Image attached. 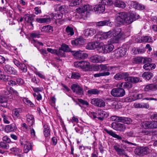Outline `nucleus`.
Returning a JSON list of instances; mask_svg holds the SVG:
<instances>
[{
    "instance_id": "38",
    "label": "nucleus",
    "mask_w": 157,
    "mask_h": 157,
    "mask_svg": "<svg viewBox=\"0 0 157 157\" xmlns=\"http://www.w3.org/2000/svg\"><path fill=\"white\" fill-rule=\"evenodd\" d=\"M155 65L154 63H147L143 66V68L146 70H152L155 67Z\"/></svg>"
},
{
    "instance_id": "30",
    "label": "nucleus",
    "mask_w": 157,
    "mask_h": 157,
    "mask_svg": "<svg viewBox=\"0 0 157 157\" xmlns=\"http://www.w3.org/2000/svg\"><path fill=\"white\" fill-rule=\"evenodd\" d=\"M113 4L116 7L122 8L126 7L125 4L124 2L119 0H114Z\"/></svg>"
},
{
    "instance_id": "29",
    "label": "nucleus",
    "mask_w": 157,
    "mask_h": 157,
    "mask_svg": "<svg viewBox=\"0 0 157 157\" xmlns=\"http://www.w3.org/2000/svg\"><path fill=\"white\" fill-rule=\"evenodd\" d=\"M16 128L17 127L16 124L14 123H13L6 125L5 130L6 132H9L14 131Z\"/></svg>"
},
{
    "instance_id": "28",
    "label": "nucleus",
    "mask_w": 157,
    "mask_h": 157,
    "mask_svg": "<svg viewBox=\"0 0 157 157\" xmlns=\"http://www.w3.org/2000/svg\"><path fill=\"white\" fill-rule=\"evenodd\" d=\"M139 42L144 43H149L152 41L151 37H150L149 36H142L140 38H139Z\"/></svg>"
},
{
    "instance_id": "56",
    "label": "nucleus",
    "mask_w": 157,
    "mask_h": 157,
    "mask_svg": "<svg viewBox=\"0 0 157 157\" xmlns=\"http://www.w3.org/2000/svg\"><path fill=\"white\" fill-rule=\"evenodd\" d=\"M24 102L28 105L29 106H30L31 107H33L34 106V104L28 98H25L23 99Z\"/></svg>"
},
{
    "instance_id": "58",
    "label": "nucleus",
    "mask_w": 157,
    "mask_h": 157,
    "mask_svg": "<svg viewBox=\"0 0 157 157\" xmlns=\"http://www.w3.org/2000/svg\"><path fill=\"white\" fill-rule=\"evenodd\" d=\"M11 77L9 75H5L3 74L2 75V77L0 78V79L3 80L5 81H8V82L10 80Z\"/></svg>"
},
{
    "instance_id": "47",
    "label": "nucleus",
    "mask_w": 157,
    "mask_h": 157,
    "mask_svg": "<svg viewBox=\"0 0 157 157\" xmlns=\"http://www.w3.org/2000/svg\"><path fill=\"white\" fill-rule=\"evenodd\" d=\"M110 73L109 72H104L103 73L95 74L94 75L95 77H98L102 76H108L109 75Z\"/></svg>"
},
{
    "instance_id": "22",
    "label": "nucleus",
    "mask_w": 157,
    "mask_h": 157,
    "mask_svg": "<svg viewBox=\"0 0 157 157\" xmlns=\"http://www.w3.org/2000/svg\"><path fill=\"white\" fill-rule=\"evenodd\" d=\"M140 80L139 77L135 76H128L125 79V81L129 82L136 83L138 82Z\"/></svg>"
},
{
    "instance_id": "52",
    "label": "nucleus",
    "mask_w": 157,
    "mask_h": 157,
    "mask_svg": "<svg viewBox=\"0 0 157 157\" xmlns=\"http://www.w3.org/2000/svg\"><path fill=\"white\" fill-rule=\"evenodd\" d=\"M102 3L104 4L105 6H107V5L111 6L114 3V0H102Z\"/></svg>"
},
{
    "instance_id": "49",
    "label": "nucleus",
    "mask_w": 157,
    "mask_h": 157,
    "mask_svg": "<svg viewBox=\"0 0 157 157\" xmlns=\"http://www.w3.org/2000/svg\"><path fill=\"white\" fill-rule=\"evenodd\" d=\"M18 68L24 73H26L27 71V67L24 63H21L18 67Z\"/></svg>"
},
{
    "instance_id": "48",
    "label": "nucleus",
    "mask_w": 157,
    "mask_h": 157,
    "mask_svg": "<svg viewBox=\"0 0 157 157\" xmlns=\"http://www.w3.org/2000/svg\"><path fill=\"white\" fill-rule=\"evenodd\" d=\"M56 54L59 56H65V52L61 48L59 49L58 50H56Z\"/></svg>"
},
{
    "instance_id": "14",
    "label": "nucleus",
    "mask_w": 157,
    "mask_h": 157,
    "mask_svg": "<svg viewBox=\"0 0 157 157\" xmlns=\"http://www.w3.org/2000/svg\"><path fill=\"white\" fill-rule=\"evenodd\" d=\"M54 8L55 11H59L63 14L67 12V6L65 5H61L59 4H56L54 6Z\"/></svg>"
},
{
    "instance_id": "10",
    "label": "nucleus",
    "mask_w": 157,
    "mask_h": 157,
    "mask_svg": "<svg viewBox=\"0 0 157 157\" xmlns=\"http://www.w3.org/2000/svg\"><path fill=\"white\" fill-rule=\"evenodd\" d=\"M146 121L143 123L142 126L145 128H157V121Z\"/></svg>"
},
{
    "instance_id": "26",
    "label": "nucleus",
    "mask_w": 157,
    "mask_h": 157,
    "mask_svg": "<svg viewBox=\"0 0 157 157\" xmlns=\"http://www.w3.org/2000/svg\"><path fill=\"white\" fill-rule=\"evenodd\" d=\"M96 33V30L95 29L90 28L87 29L84 31V35L85 36H91Z\"/></svg>"
},
{
    "instance_id": "23",
    "label": "nucleus",
    "mask_w": 157,
    "mask_h": 157,
    "mask_svg": "<svg viewBox=\"0 0 157 157\" xmlns=\"http://www.w3.org/2000/svg\"><path fill=\"white\" fill-rule=\"evenodd\" d=\"M104 131H105L106 133H107L109 135L112 136L113 137L119 140H121L122 138L119 135L116 134L114 132H113L112 130H109L106 128H104Z\"/></svg>"
},
{
    "instance_id": "37",
    "label": "nucleus",
    "mask_w": 157,
    "mask_h": 157,
    "mask_svg": "<svg viewBox=\"0 0 157 157\" xmlns=\"http://www.w3.org/2000/svg\"><path fill=\"white\" fill-rule=\"evenodd\" d=\"M113 147L118 154L122 155L124 154V150L121 148L120 145L118 144H116Z\"/></svg>"
},
{
    "instance_id": "36",
    "label": "nucleus",
    "mask_w": 157,
    "mask_h": 157,
    "mask_svg": "<svg viewBox=\"0 0 157 157\" xmlns=\"http://www.w3.org/2000/svg\"><path fill=\"white\" fill-rule=\"evenodd\" d=\"M98 45V43L97 42H92L89 43L86 46V48L87 49L93 50L96 48Z\"/></svg>"
},
{
    "instance_id": "46",
    "label": "nucleus",
    "mask_w": 157,
    "mask_h": 157,
    "mask_svg": "<svg viewBox=\"0 0 157 157\" xmlns=\"http://www.w3.org/2000/svg\"><path fill=\"white\" fill-rule=\"evenodd\" d=\"M106 45H103L100 46L98 48V50L99 51V52H101L102 53H107V51L106 49Z\"/></svg>"
},
{
    "instance_id": "18",
    "label": "nucleus",
    "mask_w": 157,
    "mask_h": 157,
    "mask_svg": "<svg viewBox=\"0 0 157 157\" xmlns=\"http://www.w3.org/2000/svg\"><path fill=\"white\" fill-rule=\"evenodd\" d=\"M85 40L82 37H79L71 41L73 45L79 47L84 44Z\"/></svg>"
},
{
    "instance_id": "20",
    "label": "nucleus",
    "mask_w": 157,
    "mask_h": 157,
    "mask_svg": "<svg viewBox=\"0 0 157 157\" xmlns=\"http://www.w3.org/2000/svg\"><path fill=\"white\" fill-rule=\"evenodd\" d=\"M26 121L29 127L33 126L35 123V119L33 115L28 114L26 116Z\"/></svg>"
},
{
    "instance_id": "11",
    "label": "nucleus",
    "mask_w": 157,
    "mask_h": 157,
    "mask_svg": "<svg viewBox=\"0 0 157 157\" xmlns=\"http://www.w3.org/2000/svg\"><path fill=\"white\" fill-rule=\"evenodd\" d=\"M90 60L93 63H100L105 61V58L103 56L96 55L90 57Z\"/></svg>"
},
{
    "instance_id": "44",
    "label": "nucleus",
    "mask_w": 157,
    "mask_h": 157,
    "mask_svg": "<svg viewBox=\"0 0 157 157\" xmlns=\"http://www.w3.org/2000/svg\"><path fill=\"white\" fill-rule=\"evenodd\" d=\"M36 21L40 23H44L50 21V19L49 18H36Z\"/></svg>"
},
{
    "instance_id": "8",
    "label": "nucleus",
    "mask_w": 157,
    "mask_h": 157,
    "mask_svg": "<svg viewBox=\"0 0 157 157\" xmlns=\"http://www.w3.org/2000/svg\"><path fill=\"white\" fill-rule=\"evenodd\" d=\"M74 57L77 59H84L86 58L88 55L86 53H82L81 51H74L72 52Z\"/></svg>"
},
{
    "instance_id": "34",
    "label": "nucleus",
    "mask_w": 157,
    "mask_h": 157,
    "mask_svg": "<svg viewBox=\"0 0 157 157\" xmlns=\"http://www.w3.org/2000/svg\"><path fill=\"white\" fill-rule=\"evenodd\" d=\"M52 19H60L62 18L63 16V13H52L50 15Z\"/></svg>"
},
{
    "instance_id": "13",
    "label": "nucleus",
    "mask_w": 157,
    "mask_h": 157,
    "mask_svg": "<svg viewBox=\"0 0 157 157\" xmlns=\"http://www.w3.org/2000/svg\"><path fill=\"white\" fill-rule=\"evenodd\" d=\"M127 52V49L124 48H120L115 50L114 51V54L117 58L122 57L125 55Z\"/></svg>"
},
{
    "instance_id": "61",
    "label": "nucleus",
    "mask_w": 157,
    "mask_h": 157,
    "mask_svg": "<svg viewBox=\"0 0 157 157\" xmlns=\"http://www.w3.org/2000/svg\"><path fill=\"white\" fill-rule=\"evenodd\" d=\"M106 49L107 52L112 51L114 49V46L112 44L106 45Z\"/></svg>"
},
{
    "instance_id": "59",
    "label": "nucleus",
    "mask_w": 157,
    "mask_h": 157,
    "mask_svg": "<svg viewBox=\"0 0 157 157\" xmlns=\"http://www.w3.org/2000/svg\"><path fill=\"white\" fill-rule=\"evenodd\" d=\"M152 61V60L151 58H143L142 63L145 64L149 63H151Z\"/></svg>"
},
{
    "instance_id": "60",
    "label": "nucleus",
    "mask_w": 157,
    "mask_h": 157,
    "mask_svg": "<svg viewBox=\"0 0 157 157\" xmlns=\"http://www.w3.org/2000/svg\"><path fill=\"white\" fill-rule=\"evenodd\" d=\"M30 36L32 38H38L40 37V34L38 32H34L30 34Z\"/></svg>"
},
{
    "instance_id": "7",
    "label": "nucleus",
    "mask_w": 157,
    "mask_h": 157,
    "mask_svg": "<svg viewBox=\"0 0 157 157\" xmlns=\"http://www.w3.org/2000/svg\"><path fill=\"white\" fill-rule=\"evenodd\" d=\"M90 102L92 105L97 107H103L105 105V102L100 98H93L91 100Z\"/></svg>"
},
{
    "instance_id": "64",
    "label": "nucleus",
    "mask_w": 157,
    "mask_h": 157,
    "mask_svg": "<svg viewBox=\"0 0 157 157\" xmlns=\"http://www.w3.org/2000/svg\"><path fill=\"white\" fill-rule=\"evenodd\" d=\"M60 48L65 52H68L69 50L68 45L65 44H63L61 46Z\"/></svg>"
},
{
    "instance_id": "51",
    "label": "nucleus",
    "mask_w": 157,
    "mask_h": 157,
    "mask_svg": "<svg viewBox=\"0 0 157 157\" xmlns=\"http://www.w3.org/2000/svg\"><path fill=\"white\" fill-rule=\"evenodd\" d=\"M109 22L106 21H99L96 23V25L98 26H103L108 25Z\"/></svg>"
},
{
    "instance_id": "21",
    "label": "nucleus",
    "mask_w": 157,
    "mask_h": 157,
    "mask_svg": "<svg viewBox=\"0 0 157 157\" xmlns=\"http://www.w3.org/2000/svg\"><path fill=\"white\" fill-rule=\"evenodd\" d=\"M1 116L3 118L4 123L5 124H9L12 120L11 116L4 113H1Z\"/></svg>"
},
{
    "instance_id": "15",
    "label": "nucleus",
    "mask_w": 157,
    "mask_h": 157,
    "mask_svg": "<svg viewBox=\"0 0 157 157\" xmlns=\"http://www.w3.org/2000/svg\"><path fill=\"white\" fill-rule=\"evenodd\" d=\"M92 9V6L89 5H86L83 6H81L77 8L76 10L78 13H81L86 11H91Z\"/></svg>"
},
{
    "instance_id": "35",
    "label": "nucleus",
    "mask_w": 157,
    "mask_h": 157,
    "mask_svg": "<svg viewBox=\"0 0 157 157\" xmlns=\"http://www.w3.org/2000/svg\"><path fill=\"white\" fill-rule=\"evenodd\" d=\"M32 149V144L28 142H26L24 147V151L25 153H27Z\"/></svg>"
},
{
    "instance_id": "31",
    "label": "nucleus",
    "mask_w": 157,
    "mask_h": 157,
    "mask_svg": "<svg viewBox=\"0 0 157 157\" xmlns=\"http://www.w3.org/2000/svg\"><path fill=\"white\" fill-rule=\"evenodd\" d=\"M141 133L142 135H151V134L154 136V138H156L157 139V132L156 131L149 132L147 130H144L142 131Z\"/></svg>"
},
{
    "instance_id": "50",
    "label": "nucleus",
    "mask_w": 157,
    "mask_h": 157,
    "mask_svg": "<svg viewBox=\"0 0 157 157\" xmlns=\"http://www.w3.org/2000/svg\"><path fill=\"white\" fill-rule=\"evenodd\" d=\"M97 114L98 115L102 117H108V114H107L106 113L101 109L98 110Z\"/></svg>"
},
{
    "instance_id": "9",
    "label": "nucleus",
    "mask_w": 157,
    "mask_h": 157,
    "mask_svg": "<svg viewBox=\"0 0 157 157\" xmlns=\"http://www.w3.org/2000/svg\"><path fill=\"white\" fill-rule=\"evenodd\" d=\"M112 127L114 130L120 132L124 131L126 129L125 126L123 124L113 122L111 124Z\"/></svg>"
},
{
    "instance_id": "53",
    "label": "nucleus",
    "mask_w": 157,
    "mask_h": 157,
    "mask_svg": "<svg viewBox=\"0 0 157 157\" xmlns=\"http://www.w3.org/2000/svg\"><path fill=\"white\" fill-rule=\"evenodd\" d=\"M80 76L81 75L79 73L75 72H73L72 73L71 78L74 79H79Z\"/></svg>"
},
{
    "instance_id": "3",
    "label": "nucleus",
    "mask_w": 157,
    "mask_h": 157,
    "mask_svg": "<svg viewBox=\"0 0 157 157\" xmlns=\"http://www.w3.org/2000/svg\"><path fill=\"white\" fill-rule=\"evenodd\" d=\"M152 145H149L146 147H140L136 148L134 151L135 154L137 155L143 156L146 155L151 150V147Z\"/></svg>"
},
{
    "instance_id": "57",
    "label": "nucleus",
    "mask_w": 157,
    "mask_h": 157,
    "mask_svg": "<svg viewBox=\"0 0 157 157\" xmlns=\"http://www.w3.org/2000/svg\"><path fill=\"white\" fill-rule=\"evenodd\" d=\"M77 99L78 101L82 105H86L87 107H88L89 105V103L86 101L81 98H78Z\"/></svg>"
},
{
    "instance_id": "27",
    "label": "nucleus",
    "mask_w": 157,
    "mask_h": 157,
    "mask_svg": "<svg viewBox=\"0 0 157 157\" xmlns=\"http://www.w3.org/2000/svg\"><path fill=\"white\" fill-rule=\"evenodd\" d=\"M22 112V109L21 108L15 109L13 110V117L14 118H17L20 116V113Z\"/></svg>"
},
{
    "instance_id": "32",
    "label": "nucleus",
    "mask_w": 157,
    "mask_h": 157,
    "mask_svg": "<svg viewBox=\"0 0 157 157\" xmlns=\"http://www.w3.org/2000/svg\"><path fill=\"white\" fill-rule=\"evenodd\" d=\"M131 5L133 8L139 10H142L145 9L144 6L139 4L136 2H132L131 3Z\"/></svg>"
},
{
    "instance_id": "63",
    "label": "nucleus",
    "mask_w": 157,
    "mask_h": 157,
    "mask_svg": "<svg viewBox=\"0 0 157 157\" xmlns=\"http://www.w3.org/2000/svg\"><path fill=\"white\" fill-rule=\"evenodd\" d=\"M16 81L17 84L20 86H21L24 85L25 83L24 80L20 78H17Z\"/></svg>"
},
{
    "instance_id": "43",
    "label": "nucleus",
    "mask_w": 157,
    "mask_h": 157,
    "mask_svg": "<svg viewBox=\"0 0 157 157\" xmlns=\"http://www.w3.org/2000/svg\"><path fill=\"white\" fill-rule=\"evenodd\" d=\"M81 69H86L89 67L90 63L86 61H81Z\"/></svg>"
},
{
    "instance_id": "55",
    "label": "nucleus",
    "mask_w": 157,
    "mask_h": 157,
    "mask_svg": "<svg viewBox=\"0 0 157 157\" xmlns=\"http://www.w3.org/2000/svg\"><path fill=\"white\" fill-rule=\"evenodd\" d=\"M10 146L7 143L3 142L0 143V148L2 149H8L9 148Z\"/></svg>"
},
{
    "instance_id": "24",
    "label": "nucleus",
    "mask_w": 157,
    "mask_h": 157,
    "mask_svg": "<svg viewBox=\"0 0 157 157\" xmlns=\"http://www.w3.org/2000/svg\"><path fill=\"white\" fill-rule=\"evenodd\" d=\"M4 94L5 95H8L10 94H14L17 95H18V92L13 88L11 87H9L7 89H6L4 91Z\"/></svg>"
},
{
    "instance_id": "42",
    "label": "nucleus",
    "mask_w": 157,
    "mask_h": 157,
    "mask_svg": "<svg viewBox=\"0 0 157 157\" xmlns=\"http://www.w3.org/2000/svg\"><path fill=\"white\" fill-rule=\"evenodd\" d=\"M153 76V74L149 71L144 72L142 75V77L147 80L150 79Z\"/></svg>"
},
{
    "instance_id": "25",
    "label": "nucleus",
    "mask_w": 157,
    "mask_h": 157,
    "mask_svg": "<svg viewBox=\"0 0 157 157\" xmlns=\"http://www.w3.org/2000/svg\"><path fill=\"white\" fill-rule=\"evenodd\" d=\"M143 100H155L157 101V98L154 97L155 95H152L151 96L149 95V94L147 93H143Z\"/></svg>"
},
{
    "instance_id": "2",
    "label": "nucleus",
    "mask_w": 157,
    "mask_h": 157,
    "mask_svg": "<svg viewBox=\"0 0 157 157\" xmlns=\"http://www.w3.org/2000/svg\"><path fill=\"white\" fill-rule=\"evenodd\" d=\"M112 36L114 37L110 39V42L111 44L117 43H118L119 40L121 39L123 36L121 33V29L117 28L112 30H111Z\"/></svg>"
},
{
    "instance_id": "6",
    "label": "nucleus",
    "mask_w": 157,
    "mask_h": 157,
    "mask_svg": "<svg viewBox=\"0 0 157 157\" xmlns=\"http://www.w3.org/2000/svg\"><path fill=\"white\" fill-rule=\"evenodd\" d=\"M112 33L111 30L107 32H100L96 35V37L98 41L109 38L112 36L113 34H112Z\"/></svg>"
},
{
    "instance_id": "12",
    "label": "nucleus",
    "mask_w": 157,
    "mask_h": 157,
    "mask_svg": "<svg viewBox=\"0 0 157 157\" xmlns=\"http://www.w3.org/2000/svg\"><path fill=\"white\" fill-rule=\"evenodd\" d=\"M71 90L74 92H75L76 94L78 95H83L84 93L82 88L76 84H74L71 86Z\"/></svg>"
},
{
    "instance_id": "5",
    "label": "nucleus",
    "mask_w": 157,
    "mask_h": 157,
    "mask_svg": "<svg viewBox=\"0 0 157 157\" xmlns=\"http://www.w3.org/2000/svg\"><path fill=\"white\" fill-rule=\"evenodd\" d=\"M3 68L4 71L8 74L18 75V72L17 71L9 64L5 65L3 66Z\"/></svg>"
},
{
    "instance_id": "19",
    "label": "nucleus",
    "mask_w": 157,
    "mask_h": 157,
    "mask_svg": "<svg viewBox=\"0 0 157 157\" xmlns=\"http://www.w3.org/2000/svg\"><path fill=\"white\" fill-rule=\"evenodd\" d=\"M129 75V74L128 72L120 73L116 74L114 76V78L117 80H120L124 79L125 81V79Z\"/></svg>"
},
{
    "instance_id": "40",
    "label": "nucleus",
    "mask_w": 157,
    "mask_h": 157,
    "mask_svg": "<svg viewBox=\"0 0 157 157\" xmlns=\"http://www.w3.org/2000/svg\"><path fill=\"white\" fill-rule=\"evenodd\" d=\"M65 31L67 34L69 36H72L74 34L73 29L72 27L67 26L66 28Z\"/></svg>"
},
{
    "instance_id": "1",
    "label": "nucleus",
    "mask_w": 157,
    "mask_h": 157,
    "mask_svg": "<svg viewBox=\"0 0 157 157\" xmlns=\"http://www.w3.org/2000/svg\"><path fill=\"white\" fill-rule=\"evenodd\" d=\"M139 15L133 13H130L129 15L125 12H121L117 14L115 20V25L117 26L126 24L129 25L138 19Z\"/></svg>"
},
{
    "instance_id": "33",
    "label": "nucleus",
    "mask_w": 157,
    "mask_h": 157,
    "mask_svg": "<svg viewBox=\"0 0 157 157\" xmlns=\"http://www.w3.org/2000/svg\"><path fill=\"white\" fill-rule=\"evenodd\" d=\"M0 104L4 107H6L8 106L7 98L2 96L0 95Z\"/></svg>"
},
{
    "instance_id": "39",
    "label": "nucleus",
    "mask_w": 157,
    "mask_h": 157,
    "mask_svg": "<svg viewBox=\"0 0 157 157\" xmlns=\"http://www.w3.org/2000/svg\"><path fill=\"white\" fill-rule=\"evenodd\" d=\"M42 32H52L53 31V28L49 25L43 26L41 28Z\"/></svg>"
},
{
    "instance_id": "4",
    "label": "nucleus",
    "mask_w": 157,
    "mask_h": 157,
    "mask_svg": "<svg viewBox=\"0 0 157 157\" xmlns=\"http://www.w3.org/2000/svg\"><path fill=\"white\" fill-rule=\"evenodd\" d=\"M111 94L114 97H120L124 96L125 94V90L122 88H113L111 91Z\"/></svg>"
},
{
    "instance_id": "17",
    "label": "nucleus",
    "mask_w": 157,
    "mask_h": 157,
    "mask_svg": "<svg viewBox=\"0 0 157 157\" xmlns=\"http://www.w3.org/2000/svg\"><path fill=\"white\" fill-rule=\"evenodd\" d=\"M94 10L95 11L98 12L100 13H103L105 11V6L102 3L101 1L99 4L95 5L94 7Z\"/></svg>"
},
{
    "instance_id": "54",
    "label": "nucleus",
    "mask_w": 157,
    "mask_h": 157,
    "mask_svg": "<svg viewBox=\"0 0 157 157\" xmlns=\"http://www.w3.org/2000/svg\"><path fill=\"white\" fill-rule=\"evenodd\" d=\"M143 58L141 57H137L133 59V62L136 63H142Z\"/></svg>"
},
{
    "instance_id": "41",
    "label": "nucleus",
    "mask_w": 157,
    "mask_h": 157,
    "mask_svg": "<svg viewBox=\"0 0 157 157\" xmlns=\"http://www.w3.org/2000/svg\"><path fill=\"white\" fill-rule=\"evenodd\" d=\"M100 93V91L98 90L97 89L95 88L89 90L87 91L88 94L90 95L98 94Z\"/></svg>"
},
{
    "instance_id": "45",
    "label": "nucleus",
    "mask_w": 157,
    "mask_h": 157,
    "mask_svg": "<svg viewBox=\"0 0 157 157\" xmlns=\"http://www.w3.org/2000/svg\"><path fill=\"white\" fill-rule=\"evenodd\" d=\"M81 2V0H71L70 5L71 6H74L78 5Z\"/></svg>"
},
{
    "instance_id": "62",
    "label": "nucleus",
    "mask_w": 157,
    "mask_h": 157,
    "mask_svg": "<svg viewBox=\"0 0 157 157\" xmlns=\"http://www.w3.org/2000/svg\"><path fill=\"white\" fill-rule=\"evenodd\" d=\"M33 20V18L32 16L30 15L28 19L26 21L27 22L29 23V26H31L32 28L33 27V25L32 24V21Z\"/></svg>"
},
{
    "instance_id": "16",
    "label": "nucleus",
    "mask_w": 157,
    "mask_h": 157,
    "mask_svg": "<svg viewBox=\"0 0 157 157\" xmlns=\"http://www.w3.org/2000/svg\"><path fill=\"white\" fill-rule=\"evenodd\" d=\"M92 9V6L89 5H86L83 6H81L77 8L76 10L78 13H81L86 11H91Z\"/></svg>"
}]
</instances>
